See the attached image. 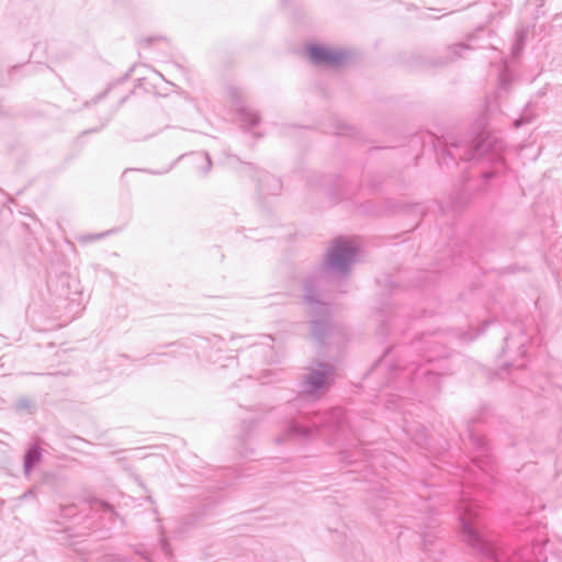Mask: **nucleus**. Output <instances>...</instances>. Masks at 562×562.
Listing matches in <instances>:
<instances>
[{
  "mask_svg": "<svg viewBox=\"0 0 562 562\" xmlns=\"http://www.w3.org/2000/svg\"><path fill=\"white\" fill-rule=\"evenodd\" d=\"M356 251V246L348 240L337 239L329 252V261L339 265L340 261L349 258Z\"/></svg>",
  "mask_w": 562,
  "mask_h": 562,
  "instance_id": "2",
  "label": "nucleus"
},
{
  "mask_svg": "<svg viewBox=\"0 0 562 562\" xmlns=\"http://www.w3.org/2000/svg\"><path fill=\"white\" fill-rule=\"evenodd\" d=\"M325 383V375L323 373H317L316 375L311 376L310 384L314 387H321Z\"/></svg>",
  "mask_w": 562,
  "mask_h": 562,
  "instance_id": "3",
  "label": "nucleus"
},
{
  "mask_svg": "<svg viewBox=\"0 0 562 562\" xmlns=\"http://www.w3.org/2000/svg\"><path fill=\"white\" fill-rule=\"evenodd\" d=\"M307 54L314 64L326 66H338L346 57L344 52L316 44L307 47Z\"/></svg>",
  "mask_w": 562,
  "mask_h": 562,
  "instance_id": "1",
  "label": "nucleus"
}]
</instances>
